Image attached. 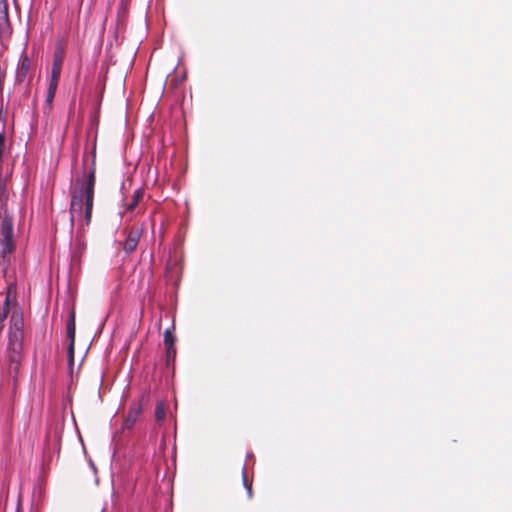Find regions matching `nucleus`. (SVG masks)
Instances as JSON below:
<instances>
[{
	"mask_svg": "<svg viewBox=\"0 0 512 512\" xmlns=\"http://www.w3.org/2000/svg\"><path fill=\"white\" fill-rule=\"evenodd\" d=\"M96 184V163L93 155L91 167L81 176L75 177L71 185L70 215L73 222L77 217L83 216L81 226H89L94 206Z\"/></svg>",
	"mask_w": 512,
	"mask_h": 512,
	"instance_id": "1",
	"label": "nucleus"
},
{
	"mask_svg": "<svg viewBox=\"0 0 512 512\" xmlns=\"http://www.w3.org/2000/svg\"><path fill=\"white\" fill-rule=\"evenodd\" d=\"M24 319L19 311H13L8 330V345L6 350L7 363H22Z\"/></svg>",
	"mask_w": 512,
	"mask_h": 512,
	"instance_id": "2",
	"label": "nucleus"
},
{
	"mask_svg": "<svg viewBox=\"0 0 512 512\" xmlns=\"http://www.w3.org/2000/svg\"><path fill=\"white\" fill-rule=\"evenodd\" d=\"M13 218L4 211L0 224V266L3 271L9 264V255L14 251Z\"/></svg>",
	"mask_w": 512,
	"mask_h": 512,
	"instance_id": "3",
	"label": "nucleus"
},
{
	"mask_svg": "<svg viewBox=\"0 0 512 512\" xmlns=\"http://www.w3.org/2000/svg\"><path fill=\"white\" fill-rule=\"evenodd\" d=\"M34 62L32 59L27 55L26 51L24 50L22 54L20 55L16 74H15V84H21L26 79H28V83L32 80V74L34 71Z\"/></svg>",
	"mask_w": 512,
	"mask_h": 512,
	"instance_id": "4",
	"label": "nucleus"
},
{
	"mask_svg": "<svg viewBox=\"0 0 512 512\" xmlns=\"http://www.w3.org/2000/svg\"><path fill=\"white\" fill-rule=\"evenodd\" d=\"M124 233L126 234V238L121 243V246L126 254H130L138 246L142 234V228L134 226L128 227L124 229Z\"/></svg>",
	"mask_w": 512,
	"mask_h": 512,
	"instance_id": "5",
	"label": "nucleus"
},
{
	"mask_svg": "<svg viewBox=\"0 0 512 512\" xmlns=\"http://www.w3.org/2000/svg\"><path fill=\"white\" fill-rule=\"evenodd\" d=\"M12 35V26L9 20L8 4L6 0L0 1V39H8Z\"/></svg>",
	"mask_w": 512,
	"mask_h": 512,
	"instance_id": "6",
	"label": "nucleus"
},
{
	"mask_svg": "<svg viewBox=\"0 0 512 512\" xmlns=\"http://www.w3.org/2000/svg\"><path fill=\"white\" fill-rule=\"evenodd\" d=\"M66 334L69 340L68 345V358L70 365L74 362V352H75V334H76V323H75V312L71 311L69 320L66 326Z\"/></svg>",
	"mask_w": 512,
	"mask_h": 512,
	"instance_id": "7",
	"label": "nucleus"
},
{
	"mask_svg": "<svg viewBox=\"0 0 512 512\" xmlns=\"http://www.w3.org/2000/svg\"><path fill=\"white\" fill-rule=\"evenodd\" d=\"M164 345L166 348V363L169 365L176 358L175 337L169 329L164 332Z\"/></svg>",
	"mask_w": 512,
	"mask_h": 512,
	"instance_id": "8",
	"label": "nucleus"
},
{
	"mask_svg": "<svg viewBox=\"0 0 512 512\" xmlns=\"http://www.w3.org/2000/svg\"><path fill=\"white\" fill-rule=\"evenodd\" d=\"M141 412H142V405L139 403L133 404L127 412V415H126L123 425H122V429L123 430L132 429V427L135 425Z\"/></svg>",
	"mask_w": 512,
	"mask_h": 512,
	"instance_id": "9",
	"label": "nucleus"
},
{
	"mask_svg": "<svg viewBox=\"0 0 512 512\" xmlns=\"http://www.w3.org/2000/svg\"><path fill=\"white\" fill-rule=\"evenodd\" d=\"M21 363H7L5 367V377L9 383L12 384L13 387L16 386V382L19 376Z\"/></svg>",
	"mask_w": 512,
	"mask_h": 512,
	"instance_id": "10",
	"label": "nucleus"
},
{
	"mask_svg": "<svg viewBox=\"0 0 512 512\" xmlns=\"http://www.w3.org/2000/svg\"><path fill=\"white\" fill-rule=\"evenodd\" d=\"M16 293H17V287L15 283H9L7 287V293L3 305L2 311L7 310V314H9L10 311V305L16 303Z\"/></svg>",
	"mask_w": 512,
	"mask_h": 512,
	"instance_id": "11",
	"label": "nucleus"
},
{
	"mask_svg": "<svg viewBox=\"0 0 512 512\" xmlns=\"http://www.w3.org/2000/svg\"><path fill=\"white\" fill-rule=\"evenodd\" d=\"M143 197H144V190L142 188H138L137 190H135L133 193V196H132V201L130 203H128L126 206V211L133 212L134 209L140 203V201L143 199Z\"/></svg>",
	"mask_w": 512,
	"mask_h": 512,
	"instance_id": "12",
	"label": "nucleus"
},
{
	"mask_svg": "<svg viewBox=\"0 0 512 512\" xmlns=\"http://www.w3.org/2000/svg\"><path fill=\"white\" fill-rule=\"evenodd\" d=\"M242 482H243L244 488L246 489L248 500L252 499V497H253L252 480L248 479L244 467L242 468Z\"/></svg>",
	"mask_w": 512,
	"mask_h": 512,
	"instance_id": "13",
	"label": "nucleus"
},
{
	"mask_svg": "<svg viewBox=\"0 0 512 512\" xmlns=\"http://www.w3.org/2000/svg\"><path fill=\"white\" fill-rule=\"evenodd\" d=\"M61 71H62V69L58 68V67L51 68V75H50L48 86L58 87V83H59L60 76H61Z\"/></svg>",
	"mask_w": 512,
	"mask_h": 512,
	"instance_id": "14",
	"label": "nucleus"
},
{
	"mask_svg": "<svg viewBox=\"0 0 512 512\" xmlns=\"http://www.w3.org/2000/svg\"><path fill=\"white\" fill-rule=\"evenodd\" d=\"M155 418L158 423H162L165 419V405L163 401H159L155 408Z\"/></svg>",
	"mask_w": 512,
	"mask_h": 512,
	"instance_id": "15",
	"label": "nucleus"
},
{
	"mask_svg": "<svg viewBox=\"0 0 512 512\" xmlns=\"http://www.w3.org/2000/svg\"><path fill=\"white\" fill-rule=\"evenodd\" d=\"M57 87L48 86L46 100H45V108L48 109V111L52 108V103L56 94Z\"/></svg>",
	"mask_w": 512,
	"mask_h": 512,
	"instance_id": "16",
	"label": "nucleus"
},
{
	"mask_svg": "<svg viewBox=\"0 0 512 512\" xmlns=\"http://www.w3.org/2000/svg\"><path fill=\"white\" fill-rule=\"evenodd\" d=\"M129 6L130 4H126L125 8L122 6V2L119 3V8H118V17L119 18H124L127 16L128 14V10H129Z\"/></svg>",
	"mask_w": 512,
	"mask_h": 512,
	"instance_id": "17",
	"label": "nucleus"
},
{
	"mask_svg": "<svg viewBox=\"0 0 512 512\" xmlns=\"http://www.w3.org/2000/svg\"><path fill=\"white\" fill-rule=\"evenodd\" d=\"M63 58L60 54L56 53L53 58L52 67H58L62 69Z\"/></svg>",
	"mask_w": 512,
	"mask_h": 512,
	"instance_id": "18",
	"label": "nucleus"
},
{
	"mask_svg": "<svg viewBox=\"0 0 512 512\" xmlns=\"http://www.w3.org/2000/svg\"><path fill=\"white\" fill-rule=\"evenodd\" d=\"M7 197H8V195H7L5 187L1 186L0 187V201L3 202L4 200L7 199Z\"/></svg>",
	"mask_w": 512,
	"mask_h": 512,
	"instance_id": "19",
	"label": "nucleus"
},
{
	"mask_svg": "<svg viewBox=\"0 0 512 512\" xmlns=\"http://www.w3.org/2000/svg\"><path fill=\"white\" fill-rule=\"evenodd\" d=\"M5 144V136L3 133H0V148H3Z\"/></svg>",
	"mask_w": 512,
	"mask_h": 512,
	"instance_id": "20",
	"label": "nucleus"
},
{
	"mask_svg": "<svg viewBox=\"0 0 512 512\" xmlns=\"http://www.w3.org/2000/svg\"><path fill=\"white\" fill-rule=\"evenodd\" d=\"M16 512H23L21 499L18 500V504H17V507H16Z\"/></svg>",
	"mask_w": 512,
	"mask_h": 512,
	"instance_id": "21",
	"label": "nucleus"
},
{
	"mask_svg": "<svg viewBox=\"0 0 512 512\" xmlns=\"http://www.w3.org/2000/svg\"><path fill=\"white\" fill-rule=\"evenodd\" d=\"M122 2V6L125 8L126 4H130L131 0H120Z\"/></svg>",
	"mask_w": 512,
	"mask_h": 512,
	"instance_id": "22",
	"label": "nucleus"
}]
</instances>
